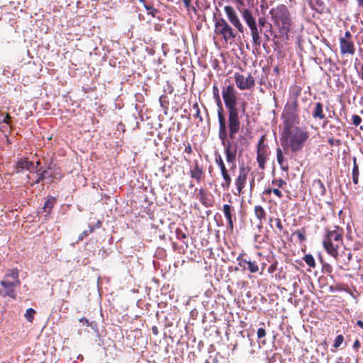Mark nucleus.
<instances>
[{
  "label": "nucleus",
  "mask_w": 363,
  "mask_h": 363,
  "mask_svg": "<svg viewBox=\"0 0 363 363\" xmlns=\"http://www.w3.org/2000/svg\"><path fill=\"white\" fill-rule=\"evenodd\" d=\"M302 88L300 86L294 85L291 87L289 91V98L286 104L298 105V98L301 94Z\"/></svg>",
  "instance_id": "nucleus-17"
},
{
  "label": "nucleus",
  "mask_w": 363,
  "mask_h": 363,
  "mask_svg": "<svg viewBox=\"0 0 363 363\" xmlns=\"http://www.w3.org/2000/svg\"><path fill=\"white\" fill-rule=\"evenodd\" d=\"M249 172L248 167H240L239 169L238 175L235 179V185L236 186V191H233L234 195L240 196L243 194V189L247 183V174Z\"/></svg>",
  "instance_id": "nucleus-13"
},
{
  "label": "nucleus",
  "mask_w": 363,
  "mask_h": 363,
  "mask_svg": "<svg viewBox=\"0 0 363 363\" xmlns=\"http://www.w3.org/2000/svg\"><path fill=\"white\" fill-rule=\"evenodd\" d=\"M310 136L309 132L300 126L282 130L281 145L292 152H301Z\"/></svg>",
  "instance_id": "nucleus-3"
},
{
  "label": "nucleus",
  "mask_w": 363,
  "mask_h": 363,
  "mask_svg": "<svg viewBox=\"0 0 363 363\" xmlns=\"http://www.w3.org/2000/svg\"><path fill=\"white\" fill-rule=\"evenodd\" d=\"M360 347H361L360 342L359 341V340L357 339L354 341V342L353 343L352 348L354 350L358 351Z\"/></svg>",
  "instance_id": "nucleus-51"
},
{
  "label": "nucleus",
  "mask_w": 363,
  "mask_h": 363,
  "mask_svg": "<svg viewBox=\"0 0 363 363\" xmlns=\"http://www.w3.org/2000/svg\"><path fill=\"white\" fill-rule=\"evenodd\" d=\"M269 13L272 16V21L279 29V33L287 35L290 30L291 18L286 6L280 4L276 8L272 9Z\"/></svg>",
  "instance_id": "nucleus-6"
},
{
  "label": "nucleus",
  "mask_w": 363,
  "mask_h": 363,
  "mask_svg": "<svg viewBox=\"0 0 363 363\" xmlns=\"http://www.w3.org/2000/svg\"><path fill=\"white\" fill-rule=\"evenodd\" d=\"M79 322L82 323L83 325H86L87 326L90 325L89 320L85 317H82V318H80Z\"/></svg>",
  "instance_id": "nucleus-53"
},
{
  "label": "nucleus",
  "mask_w": 363,
  "mask_h": 363,
  "mask_svg": "<svg viewBox=\"0 0 363 363\" xmlns=\"http://www.w3.org/2000/svg\"><path fill=\"white\" fill-rule=\"evenodd\" d=\"M152 331L155 335H157L159 333V330L157 326H153L152 328Z\"/></svg>",
  "instance_id": "nucleus-60"
},
{
  "label": "nucleus",
  "mask_w": 363,
  "mask_h": 363,
  "mask_svg": "<svg viewBox=\"0 0 363 363\" xmlns=\"http://www.w3.org/2000/svg\"><path fill=\"white\" fill-rule=\"evenodd\" d=\"M323 269L328 272V273H331L332 272V267L330 264H326L323 266Z\"/></svg>",
  "instance_id": "nucleus-55"
},
{
  "label": "nucleus",
  "mask_w": 363,
  "mask_h": 363,
  "mask_svg": "<svg viewBox=\"0 0 363 363\" xmlns=\"http://www.w3.org/2000/svg\"><path fill=\"white\" fill-rule=\"evenodd\" d=\"M275 223V226L277 230H274V233L277 235H279V237H281V233H282L284 235H288V232L284 229V226L282 225L281 220L279 218H272L269 217V223L270 227L273 229V224L272 223Z\"/></svg>",
  "instance_id": "nucleus-20"
},
{
  "label": "nucleus",
  "mask_w": 363,
  "mask_h": 363,
  "mask_svg": "<svg viewBox=\"0 0 363 363\" xmlns=\"http://www.w3.org/2000/svg\"><path fill=\"white\" fill-rule=\"evenodd\" d=\"M215 33L226 42H231L237 37L238 32L223 18H215Z\"/></svg>",
  "instance_id": "nucleus-8"
},
{
  "label": "nucleus",
  "mask_w": 363,
  "mask_h": 363,
  "mask_svg": "<svg viewBox=\"0 0 363 363\" xmlns=\"http://www.w3.org/2000/svg\"><path fill=\"white\" fill-rule=\"evenodd\" d=\"M56 199L52 196H49L48 199L46 200L44 206L43 210L45 212H47L48 213H50L51 212V210L54 207L55 203H56Z\"/></svg>",
  "instance_id": "nucleus-28"
},
{
  "label": "nucleus",
  "mask_w": 363,
  "mask_h": 363,
  "mask_svg": "<svg viewBox=\"0 0 363 363\" xmlns=\"http://www.w3.org/2000/svg\"><path fill=\"white\" fill-rule=\"evenodd\" d=\"M357 325L358 326H359L361 328H362V329H363V321H362V320H357Z\"/></svg>",
  "instance_id": "nucleus-62"
},
{
  "label": "nucleus",
  "mask_w": 363,
  "mask_h": 363,
  "mask_svg": "<svg viewBox=\"0 0 363 363\" xmlns=\"http://www.w3.org/2000/svg\"><path fill=\"white\" fill-rule=\"evenodd\" d=\"M246 255L241 253L237 257L238 262V266L242 268L243 271L248 270L250 273H257L259 271L258 262L256 260H252L251 259H247Z\"/></svg>",
  "instance_id": "nucleus-12"
},
{
  "label": "nucleus",
  "mask_w": 363,
  "mask_h": 363,
  "mask_svg": "<svg viewBox=\"0 0 363 363\" xmlns=\"http://www.w3.org/2000/svg\"><path fill=\"white\" fill-rule=\"evenodd\" d=\"M222 96L228 112L226 119L228 140H233L241 127L240 112L245 113L247 103H242L241 109L238 108L237 91L231 84L223 88Z\"/></svg>",
  "instance_id": "nucleus-1"
},
{
  "label": "nucleus",
  "mask_w": 363,
  "mask_h": 363,
  "mask_svg": "<svg viewBox=\"0 0 363 363\" xmlns=\"http://www.w3.org/2000/svg\"><path fill=\"white\" fill-rule=\"evenodd\" d=\"M11 117L10 114L6 113L2 121L4 123H5L6 124H9L11 122Z\"/></svg>",
  "instance_id": "nucleus-52"
},
{
  "label": "nucleus",
  "mask_w": 363,
  "mask_h": 363,
  "mask_svg": "<svg viewBox=\"0 0 363 363\" xmlns=\"http://www.w3.org/2000/svg\"><path fill=\"white\" fill-rule=\"evenodd\" d=\"M299 111L298 105L285 104L281 113V119L283 121L282 130L298 126L300 123Z\"/></svg>",
  "instance_id": "nucleus-7"
},
{
  "label": "nucleus",
  "mask_w": 363,
  "mask_h": 363,
  "mask_svg": "<svg viewBox=\"0 0 363 363\" xmlns=\"http://www.w3.org/2000/svg\"><path fill=\"white\" fill-rule=\"evenodd\" d=\"M312 116L314 119L322 120L325 118V115L323 112V105L321 102H316L314 104V107L312 111Z\"/></svg>",
  "instance_id": "nucleus-24"
},
{
  "label": "nucleus",
  "mask_w": 363,
  "mask_h": 363,
  "mask_svg": "<svg viewBox=\"0 0 363 363\" xmlns=\"http://www.w3.org/2000/svg\"><path fill=\"white\" fill-rule=\"evenodd\" d=\"M303 259L304 260V262L310 267H313L314 268L315 267V259L314 257H313L312 255L311 254H308V255H306L303 257Z\"/></svg>",
  "instance_id": "nucleus-33"
},
{
  "label": "nucleus",
  "mask_w": 363,
  "mask_h": 363,
  "mask_svg": "<svg viewBox=\"0 0 363 363\" xmlns=\"http://www.w3.org/2000/svg\"><path fill=\"white\" fill-rule=\"evenodd\" d=\"M224 11L229 22L238 30V32L242 33L244 32V27L235 9L230 6H225L224 7Z\"/></svg>",
  "instance_id": "nucleus-14"
},
{
  "label": "nucleus",
  "mask_w": 363,
  "mask_h": 363,
  "mask_svg": "<svg viewBox=\"0 0 363 363\" xmlns=\"http://www.w3.org/2000/svg\"><path fill=\"white\" fill-rule=\"evenodd\" d=\"M177 238L179 240H184L187 238L186 234L179 228H177L175 230Z\"/></svg>",
  "instance_id": "nucleus-41"
},
{
  "label": "nucleus",
  "mask_w": 363,
  "mask_h": 363,
  "mask_svg": "<svg viewBox=\"0 0 363 363\" xmlns=\"http://www.w3.org/2000/svg\"><path fill=\"white\" fill-rule=\"evenodd\" d=\"M306 229L302 228L294 232L293 235H296L298 237L299 242H303L306 240Z\"/></svg>",
  "instance_id": "nucleus-32"
},
{
  "label": "nucleus",
  "mask_w": 363,
  "mask_h": 363,
  "mask_svg": "<svg viewBox=\"0 0 363 363\" xmlns=\"http://www.w3.org/2000/svg\"><path fill=\"white\" fill-rule=\"evenodd\" d=\"M37 174V178L35 181L30 184V186H33L35 184H39L42 181H43L46 177L47 170H42L41 169H38L35 171Z\"/></svg>",
  "instance_id": "nucleus-31"
},
{
  "label": "nucleus",
  "mask_w": 363,
  "mask_h": 363,
  "mask_svg": "<svg viewBox=\"0 0 363 363\" xmlns=\"http://www.w3.org/2000/svg\"><path fill=\"white\" fill-rule=\"evenodd\" d=\"M281 357L280 354H274L271 358L268 359V363H274L276 361L277 357Z\"/></svg>",
  "instance_id": "nucleus-50"
},
{
  "label": "nucleus",
  "mask_w": 363,
  "mask_h": 363,
  "mask_svg": "<svg viewBox=\"0 0 363 363\" xmlns=\"http://www.w3.org/2000/svg\"><path fill=\"white\" fill-rule=\"evenodd\" d=\"M94 228L90 227L89 230L83 231L82 233L79 236L78 241L82 240L84 237L88 236L89 233H91L94 231Z\"/></svg>",
  "instance_id": "nucleus-43"
},
{
  "label": "nucleus",
  "mask_w": 363,
  "mask_h": 363,
  "mask_svg": "<svg viewBox=\"0 0 363 363\" xmlns=\"http://www.w3.org/2000/svg\"><path fill=\"white\" fill-rule=\"evenodd\" d=\"M184 152L189 155L193 152L192 147L190 143H188L187 145H185Z\"/></svg>",
  "instance_id": "nucleus-49"
},
{
  "label": "nucleus",
  "mask_w": 363,
  "mask_h": 363,
  "mask_svg": "<svg viewBox=\"0 0 363 363\" xmlns=\"http://www.w3.org/2000/svg\"><path fill=\"white\" fill-rule=\"evenodd\" d=\"M360 78L363 81V65H362V67H361Z\"/></svg>",
  "instance_id": "nucleus-63"
},
{
  "label": "nucleus",
  "mask_w": 363,
  "mask_h": 363,
  "mask_svg": "<svg viewBox=\"0 0 363 363\" xmlns=\"http://www.w3.org/2000/svg\"><path fill=\"white\" fill-rule=\"evenodd\" d=\"M268 155L269 153H257L256 159L259 169H264Z\"/></svg>",
  "instance_id": "nucleus-29"
},
{
  "label": "nucleus",
  "mask_w": 363,
  "mask_h": 363,
  "mask_svg": "<svg viewBox=\"0 0 363 363\" xmlns=\"http://www.w3.org/2000/svg\"><path fill=\"white\" fill-rule=\"evenodd\" d=\"M238 9L241 13L242 17L248 26H252L256 23L255 18L253 17L252 11L245 8L238 7Z\"/></svg>",
  "instance_id": "nucleus-22"
},
{
  "label": "nucleus",
  "mask_w": 363,
  "mask_h": 363,
  "mask_svg": "<svg viewBox=\"0 0 363 363\" xmlns=\"http://www.w3.org/2000/svg\"><path fill=\"white\" fill-rule=\"evenodd\" d=\"M272 192L279 199L283 197V194L278 188H274Z\"/></svg>",
  "instance_id": "nucleus-48"
},
{
  "label": "nucleus",
  "mask_w": 363,
  "mask_h": 363,
  "mask_svg": "<svg viewBox=\"0 0 363 363\" xmlns=\"http://www.w3.org/2000/svg\"><path fill=\"white\" fill-rule=\"evenodd\" d=\"M234 79L236 86L240 90H250L255 85V80L250 73L245 77L242 74L235 72L234 74Z\"/></svg>",
  "instance_id": "nucleus-11"
},
{
  "label": "nucleus",
  "mask_w": 363,
  "mask_h": 363,
  "mask_svg": "<svg viewBox=\"0 0 363 363\" xmlns=\"http://www.w3.org/2000/svg\"><path fill=\"white\" fill-rule=\"evenodd\" d=\"M350 360L346 358L344 359L343 357H340L337 358L336 363H349Z\"/></svg>",
  "instance_id": "nucleus-54"
},
{
  "label": "nucleus",
  "mask_w": 363,
  "mask_h": 363,
  "mask_svg": "<svg viewBox=\"0 0 363 363\" xmlns=\"http://www.w3.org/2000/svg\"><path fill=\"white\" fill-rule=\"evenodd\" d=\"M352 123L355 126H358L361 123V122H362V118L358 115H353L352 117Z\"/></svg>",
  "instance_id": "nucleus-46"
},
{
  "label": "nucleus",
  "mask_w": 363,
  "mask_h": 363,
  "mask_svg": "<svg viewBox=\"0 0 363 363\" xmlns=\"http://www.w3.org/2000/svg\"><path fill=\"white\" fill-rule=\"evenodd\" d=\"M273 186H276L275 188H284L286 186V182L282 179H274L272 182Z\"/></svg>",
  "instance_id": "nucleus-35"
},
{
  "label": "nucleus",
  "mask_w": 363,
  "mask_h": 363,
  "mask_svg": "<svg viewBox=\"0 0 363 363\" xmlns=\"http://www.w3.org/2000/svg\"><path fill=\"white\" fill-rule=\"evenodd\" d=\"M193 108L196 110V114L194 115L195 118H198L199 121L201 122L203 118L201 116L200 109L197 103L193 105Z\"/></svg>",
  "instance_id": "nucleus-44"
},
{
  "label": "nucleus",
  "mask_w": 363,
  "mask_h": 363,
  "mask_svg": "<svg viewBox=\"0 0 363 363\" xmlns=\"http://www.w3.org/2000/svg\"><path fill=\"white\" fill-rule=\"evenodd\" d=\"M33 165V162L28 161L27 158L19 159L15 165V172L20 173L23 170L29 169Z\"/></svg>",
  "instance_id": "nucleus-23"
},
{
  "label": "nucleus",
  "mask_w": 363,
  "mask_h": 363,
  "mask_svg": "<svg viewBox=\"0 0 363 363\" xmlns=\"http://www.w3.org/2000/svg\"><path fill=\"white\" fill-rule=\"evenodd\" d=\"M215 162L219 167L223 178L220 186L223 190H228L232 182V179L220 155H216Z\"/></svg>",
  "instance_id": "nucleus-10"
},
{
  "label": "nucleus",
  "mask_w": 363,
  "mask_h": 363,
  "mask_svg": "<svg viewBox=\"0 0 363 363\" xmlns=\"http://www.w3.org/2000/svg\"><path fill=\"white\" fill-rule=\"evenodd\" d=\"M264 37L265 38V41L267 42L269 40V36L267 34L264 33Z\"/></svg>",
  "instance_id": "nucleus-64"
},
{
  "label": "nucleus",
  "mask_w": 363,
  "mask_h": 363,
  "mask_svg": "<svg viewBox=\"0 0 363 363\" xmlns=\"http://www.w3.org/2000/svg\"><path fill=\"white\" fill-rule=\"evenodd\" d=\"M20 284L18 269L17 268L7 269L4 279L0 281V296L16 299L15 289Z\"/></svg>",
  "instance_id": "nucleus-5"
},
{
  "label": "nucleus",
  "mask_w": 363,
  "mask_h": 363,
  "mask_svg": "<svg viewBox=\"0 0 363 363\" xmlns=\"http://www.w3.org/2000/svg\"><path fill=\"white\" fill-rule=\"evenodd\" d=\"M352 162H353V166H352V176H359V165L357 162V158L356 157H354L352 158Z\"/></svg>",
  "instance_id": "nucleus-37"
},
{
  "label": "nucleus",
  "mask_w": 363,
  "mask_h": 363,
  "mask_svg": "<svg viewBox=\"0 0 363 363\" xmlns=\"http://www.w3.org/2000/svg\"><path fill=\"white\" fill-rule=\"evenodd\" d=\"M196 199H198L205 207H211L213 205V195L208 190L203 188L198 190Z\"/></svg>",
  "instance_id": "nucleus-15"
},
{
  "label": "nucleus",
  "mask_w": 363,
  "mask_h": 363,
  "mask_svg": "<svg viewBox=\"0 0 363 363\" xmlns=\"http://www.w3.org/2000/svg\"><path fill=\"white\" fill-rule=\"evenodd\" d=\"M343 235L344 230L339 226L325 228L323 245L328 254L335 258L337 257L338 250L343 244Z\"/></svg>",
  "instance_id": "nucleus-4"
},
{
  "label": "nucleus",
  "mask_w": 363,
  "mask_h": 363,
  "mask_svg": "<svg viewBox=\"0 0 363 363\" xmlns=\"http://www.w3.org/2000/svg\"><path fill=\"white\" fill-rule=\"evenodd\" d=\"M266 264L264 262L261 263V267L259 268V274L262 275L264 274V269L265 268Z\"/></svg>",
  "instance_id": "nucleus-57"
},
{
  "label": "nucleus",
  "mask_w": 363,
  "mask_h": 363,
  "mask_svg": "<svg viewBox=\"0 0 363 363\" xmlns=\"http://www.w3.org/2000/svg\"><path fill=\"white\" fill-rule=\"evenodd\" d=\"M340 50L342 55H354L355 53V46L353 41L352 35L350 31L347 30L343 35L339 38Z\"/></svg>",
  "instance_id": "nucleus-9"
},
{
  "label": "nucleus",
  "mask_w": 363,
  "mask_h": 363,
  "mask_svg": "<svg viewBox=\"0 0 363 363\" xmlns=\"http://www.w3.org/2000/svg\"><path fill=\"white\" fill-rule=\"evenodd\" d=\"M223 212L225 218L227 219L229 229L233 230L234 228L233 220L236 219L235 208L230 204H224Z\"/></svg>",
  "instance_id": "nucleus-16"
},
{
  "label": "nucleus",
  "mask_w": 363,
  "mask_h": 363,
  "mask_svg": "<svg viewBox=\"0 0 363 363\" xmlns=\"http://www.w3.org/2000/svg\"><path fill=\"white\" fill-rule=\"evenodd\" d=\"M160 104L161 106L165 109H168L169 108V100L166 95H162L160 99Z\"/></svg>",
  "instance_id": "nucleus-38"
},
{
  "label": "nucleus",
  "mask_w": 363,
  "mask_h": 363,
  "mask_svg": "<svg viewBox=\"0 0 363 363\" xmlns=\"http://www.w3.org/2000/svg\"><path fill=\"white\" fill-rule=\"evenodd\" d=\"M254 212L257 219L260 223H262L263 220H265L267 213L262 206L259 205L255 206L254 208Z\"/></svg>",
  "instance_id": "nucleus-27"
},
{
  "label": "nucleus",
  "mask_w": 363,
  "mask_h": 363,
  "mask_svg": "<svg viewBox=\"0 0 363 363\" xmlns=\"http://www.w3.org/2000/svg\"><path fill=\"white\" fill-rule=\"evenodd\" d=\"M36 313L35 311L31 308L26 310V312L24 315L26 319L30 322L32 323L34 320L35 314Z\"/></svg>",
  "instance_id": "nucleus-34"
},
{
  "label": "nucleus",
  "mask_w": 363,
  "mask_h": 363,
  "mask_svg": "<svg viewBox=\"0 0 363 363\" xmlns=\"http://www.w3.org/2000/svg\"><path fill=\"white\" fill-rule=\"evenodd\" d=\"M352 182L354 184L357 185L359 182V176H352Z\"/></svg>",
  "instance_id": "nucleus-56"
},
{
  "label": "nucleus",
  "mask_w": 363,
  "mask_h": 363,
  "mask_svg": "<svg viewBox=\"0 0 363 363\" xmlns=\"http://www.w3.org/2000/svg\"><path fill=\"white\" fill-rule=\"evenodd\" d=\"M272 190H273V189H272V188H267L263 191V194H266V195H269V194H271V193H272Z\"/></svg>",
  "instance_id": "nucleus-59"
},
{
  "label": "nucleus",
  "mask_w": 363,
  "mask_h": 363,
  "mask_svg": "<svg viewBox=\"0 0 363 363\" xmlns=\"http://www.w3.org/2000/svg\"><path fill=\"white\" fill-rule=\"evenodd\" d=\"M189 174L190 177L195 179L197 183H200L204 177L203 167L199 164L197 161L195 162L194 167L190 169Z\"/></svg>",
  "instance_id": "nucleus-18"
},
{
  "label": "nucleus",
  "mask_w": 363,
  "mask_h": 363,
  "mask_svg": "<svg viewBox=\"0 0 363 363\" xmlns=\"http://www.w3.org/2000/svg\"><path fill=\"white\" fill-rule=\"evenodd\" d=\"M276 152L277 162L281 169L284 172H288L289 169V164L283 155L281 149L280 147H277Z\"/></svg>",
  "instance_id": "nucleus-25"
},
{
  "label": "nucleus",
  "mask_w": 363,
  "mask_h": 363,
  "mask_svg": "<svg viewBox=\"0 0 363 363\" xmlns=\"http://www.w3.org/2000/svg\"><path fill=\"white\" fill-rule=\"evenodd\" d=\"M249 28L251 30L253 45L256 48H259L261 45L260 33L262 32V28L259 30L257 23L250 26Z\"/></svg>",
  "instance_id": "nucleus-19"
},
{
  "label": "nucleus",
  "mask_w": 363,
  "mask_h": 363,
  "mask_svg": "<svg viewBox=\"0 0 363 363\" xmlns=\"http://www.w3.org/2000/svg\"><path fill=\"white\" fill-rule=\"evenodd\" d=\"M142 1L143 2L144 7L147 11V14L150 15L153 18H155L160 13V11L155 9L152 5L145 3V0H142Z\"/></svg>",
  "instance_id": "nucleus-30"
},
{
  "label": "nucleus",
  "mask_w": 363,
  "mask_h": 363,
  "mask_svg": "<svg viewBox=\"0 0 363 363\" xmlns=\"http://www.w3.org/2000/svg\"><path fill=\"white\" fill-rule=\"evenodd\" d=\"M328 142L330 146H340L341 145V140L340 139H335L333 137L329 138Z\"/></svg>",
  "instance_id": "nucleus-42"
},
{
  "label": "nucleus",
  "mask_w": 363,
  "mask_h": 363,
  "mask_svg": "<svg viewBox=\"0 0 363 363\" xmlns=\"http://www.w3.org/2000/svg\"><path fill=\"white\" fill-rule=\"evenodd\" d=\"M267 23V19L264 17H260L258 19V26L260 27H264Z\"/></svg>",
  "instance_id": "nucleus-47"
},
{
  "label": "nucleus",
  "mask_w": 363,
  "mask_h": 363,
  "mask_svg": "<svg viewBox=\"0 0 363 363\" xmlns=\"http://www.w3.org/2000/svg\"><path fill=\"white\" fill-rule=\"evenodd\" d=\"M235 1L240 6V8L246 6L243 0H235Z\"/></svg>",
  "instance_id": "nucleus-58"
},
{
  "label": "nucleus",
  "mask_w": 363,
  "mask_h": 363,
  "mask_svg": "<svg viewBox=\"0 0 363 363\" xmlns=\"http://www.w3.org/2000/svg\"><path fill=\"white\" fill-rule=\"evenodd\" d=\"M181 1L184 3V7L186 8L187 11H189V12L193 11L194 13H196L197 10L195 8V6H194L191 4V0H181Z\"/></svg>",
  "instance_id": "nucleus-36"
},
{
  "label": "nucleus",
  "mask_w": 363,
  "mask_h": 363,
  "mask_svg": "<svg viewBox=\"0 0 363 363\" xmlns=\"http://www.w3.org/2000/svg\"><path fill=\"white\" fill-rule=\"evenodd\" d=\"M213 94L218 106V138L222 145L224 147L226 161L229 164L232 165L231 168L233 169L236 167L237 145H233L232 142L228 140L226 118L220 97L219 89L216 84H213Z\"/></svg>",
  "instance_id": "nucleus-2"
},
{
  "label": "nucleus",
  "mask_w": 363,
  "mask_h": 363,
  "mask_svg": "<svg viewBox=\"0 0 363 363\" xmlns=\"http://www.w3.org/2000/svg\"><path fill=\"white\" fill-rule=\"evenodd\" d=\"M260 325H262L263 327L262 328H259L258 330H257V337L258 339H261L264 337L266 336V330L264 329V323L262 322L259 323Z\"/></svg>",
  "instance_id": "nucleus-40"
},
{
  "label": "nucleus",
  "mask_w": 363,
  "mask_h": 363,
  "mask_svg": "<svg viewBox=\"0 0 363 363\" xmlns=\"http://www.w3.org/2000/svg\"><path fill=\"white\" fill-rule=\"evenodd\" d=\"M278 262L274 261L271 265L267 268V272L269 274L274 273L277 269Z\"/></svg>",
  "instance_id": "nucleus-45"
},
{
  "label": "nucleus",
  "mask_w": 363,
  "mask_h": 363,
  "mask_svg": "<svg viewBox=\"0 0 363 363\" xmlns=\"http://www.w3.org/2000/svg\"><path fill=\"white\" fill-rule=\"evenodd\" d=\"M343 341H344L343 335H338L334 340L333 347L335 348H338L342 344Z\"/></svg>",
  "instance_id": "nucleus-39"
},
{
  "label": "nucleus",
  "mask_w": 363,
  "mask_h": 363,
  "mask_svg": "<svg viewBox=\"0 0 363 363\" xmlns=\"http://www.w3.org/2000/svg\"><path fill=\"white\" fill-rule=\"evenodd\" d=\"M266 140H267L266 135H263L261 136V138H259L258 143L257 145V148H256L257 153H261V154L262 153H269L268 150H267L268 149L267 144L265 143Z\"/></svg>",
  "instance_id": "nucleus-26"
},
{
  "label": "nucleus",
  "mask_w": 363,
  "mask_h": 363,
  "mask_svg": "<svg viewBox=\"0 0 363 363\" xmlns=\"http://www.w3.org/2000/svg\"><path fill=\"white\" fill-rule=\"evenodd\" d=\"M330 128L335 130H340L341 128L340 126H336L335 125H330Z\"/></svg>",
  "instance_id": "nucleus-61"
},
{
  "label": "nucleus",
  "mask_w": 363,
  "mask_h": 363,
  "mask_svg": "<svg viewBox=\"0 0 363 363\" xmlns=\"http://www.w3.org/2000/svg\"><path fill=\"white\" fill-rule=\"evenodd\" d=\"M311 191H314L315 196H323L325 195L326 189L320 179H315L312 184Z\"/></svg>",
  "instance_id": "nucleus-21"
}]
</instances>
